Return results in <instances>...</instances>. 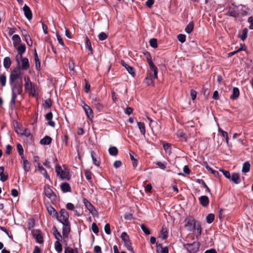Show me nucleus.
Here are the masks:
<instances>
[{
	"instance_id": "f257e3e1",
	"label": "nucleus",
	"mask_w": 253,
	"mask_h": 253,
	"mask_svg": "<svg viewBox=\"0 0 253 253\" xmlns=\"http://www.w3.org/2000/svg\"><path fill=\"white\" fill-rule=\"evenodd\" d=\"M11 86L12 91V96L10 101V104L12 106L15 104V100L17 95L21 94L22 92L23 88V81L14 82L13 83H9Z\"/></svg>"
},
{
	"instance_id": "f03ea898",
	"label": "nucleus",
	"mask_w": 253,
	"mask_h": 253,
	"mask_svg": "<svg viewBox=\"0 0 253 253\" xmlns=\"http://www.w3.org/2000/svg\"><path fill=\"white\" fill-rule=\"evenodd\" d=\"M20 81H23L22 73L19 68H15L10 74L9 83Z\"/></svg>"
},
{
	"instance_id": "7ed1b4c3",
	"label": "nucleus",
	"mask_w": 253,
	"mask_h": 253,
	"mask_svg": "<svg viewBox=\"0 0 253 253\" xmlns=\"http://www.w3.org/2000/svg\"><path fill=\"white\" fill-rule=\"evenodd\" d=\"M144 55L146 57L148 63L149 64L150 70L154 72V78H158V68L154 64L151 56L149 52H146L144 53Z\"/></svg>"
},
{
	"instance_id": "20e7f679",
	"label": "nucleus",
	"mask_w": 253,
	"mask_h": 253,
	"mask_svg": "<svg viewBox=\"0 0 253 253\" xmlns=\"http://www.w3.org/2000/svg\"><path fill=\"white\" fill-rule=\"evenodd\" d=\"M69 213L66 211V210L64 209H62L60 211V215L57 214L56 216L57 219L59 222L63 223H68L69 222Z\"/></svg>"
},
{
	"instance_id": "39448f33",
	"label": "nucleus",
	"mask_w": 253,
	"mask_h": 253,
	"mask_svg": "<svg viewBox=\"0 0 253 253\" xmlns=\"http://www.w3.org/2000/svg\"><path fill=\"white\" fill-rule=\"evenodd\" d=\"M200 246V243L197 242L184 245V249L189 253H196L199 251Z\"/></svg>"
},
{
	"instance_id": "423d86ee",
	"label": "nucleus",
	"mask_w": 253,
	"mask_h": 253,
	"mask_svg": "<svg viewBox=\"0 0 253 253\" xmlns=\"http://www.w3.org/2000/svg\"><path fill=\"white\" fill-rule=\"evenodd\" d=\"M185 228L189 231H191L196 228V221L192 217H189L185 219Z\"/></svg>"
},
{
	"instance_id": "0eeeda50",
	"label": "nucleus",
	"mask_w": 253,
	"mask_h": 253,
	"mask_svg": "<svg viewBox=\"0 0 253 253\" xmlns=\"http://www.w3.org/2000/svg\"><path fill=\"white\" fill-rule=\"evenodd\" d=\"M56 172L57 175L62 179L69 180L70 178L69 171L62 170L60 166L56 167Z\"/></svg>"
},
{
	"instance_id": "6e6552de",
	"label": "nucleus",
	"mask_w": 253,
	"mask_h": 253,
	"mask_svg": "<svg viewBox=\"0 0 253 253\" xmlns=\"http://www.w3.org/2000/svg\"><path fill=\"white\" fill-rule=\"evenodd\" d=\"M121 238L122 240L124 241L125 246L126 247L128 251L133 252V248L131 246V243H130L129 237L128 235L126 232H123L121 234Z\"/></svg>"
},
{
	"instance_id": "1a4fd4ad",
	"label": "nucleus",
	"mask_w": 253,
	"mask_h": 253,
	"mask_svg": "<svg viewBox=\"0 0 253 253\" xmlns=\"http://www.w3.org/2000/svg\"><path fill=\"white\" fill-rule=\"evenodd\" d=\"M84 203L85 208L88 210L89 212L93 215L97 213L94 207L86 199H84Z\"/></svg>"
},
{
	"instance_id": "9d476101",
	"label": "nucleus",
	"mask_w": 253,
	"mask_h": 253,
	"mask_svg": "<svg viewBox=\"0 0 253 253\" xmlns=\"http://www.w3.org/2000/svg\"><path fill=\"white\" fill-rule=\"evenodd\" d=\"M24 88L25 90L29 92V93L33 96L36 95V89L35 85L32 83L31 84H24Z\"/></svg>"
},
{
	"instance_id": "9b49d317",
	"label": "nucleus",
	"mask_w": 253,
	"mask_h": 253,
	"mask_svg": "<svg viewBox=\"0 0 253 253\" xmlns=\"http://www.w3.org/2000/svg\"><path fill=\"white\" fill-rule=\"evenodd\" d=\"M83 108L85 112L87 117L91 120L93 118V113L91 108L86 104L83 103Z\"/></svg>"
},
{
	"instance_id": "f8f14e48",
	"label": "nucleus",
	"mask_w": 253,
	"mask_h": 253,
	"mask_svg": "<svg viewBox=\"0 0 253 253\" xmlns=\"http://www.w3.org/2000/svg\"><path fill=\"white\" fill-rule=\"evenodd\" d=\"M152 72L151 70L149 71L147 73V76L145 78V82L147 85H154V82L153 80L156 79L157 78H154L153 77L154 74H152Z\"/></svg>"
},
{
	"instance_id": "ddd939ff",
	"label": "nucleus",
	"mask_w": 253,
	"mask_h": 253,
	"mask_svg": "<svg viewBox=\"0 0 253 253\" xmlns=\"http://www.w3.org/2000/svg\"><path fill=\"white\" fill-rule=\"evenodd\" d=\"M23 10L26 18L29 20H31L32 19L33 15L29 7L26 4H25L23 7Z\"/></svg>"
},
{
	"instance_id": "4468645a",
	"label": "nucleus",
	"mask_w": 253,
	"mask_h": 253,
	"mask_svg": "<svg viewBox=\"0 0 253 253\" xmlns=\"http://www.w3.org/2000/svg\"><path fill=\"white\" fill-rule=\"evenodd\" d=\"M200 204L204 207H207L209 204V199L207 196H202L199 198Z\"/></svg>"
},
{
	"instance_id": "2eb2a0df",
	"label": "nucleus",
	"mask_w": 253,
	"mask_h": 253,
	"mask_svg": "<svg viewBox=\"0 0 253 253\" xmlns=\"http://www.w3.org/2000/svg\"><path fill=\"white\" fill-rule=\"evenodd\" d=\"M63 227L62 229V235L64 237H67L68 233L70 231V223H63Z\"/></svg>"
},
{
	"instance_id": "dca6fc26",
	"label": "nucleus",
	"mask_w": 253,
	"mask_h": 253,
	"mask_svg": "<svg viewBox=\"0 0 253 253\" xmlns=\"http://www.w3.org/2000/svg\"><path fill=\"white\" fill-rule=\"evenodd\" d=\"M44 193L48 198H51L53 196H55L54 192L50 188L49 186H46L44 188Z\"/></svg>"
},
{
	"instance_id": "f3484780",
	"label": "nucleus",
	"mask_w": 253,
	"mask_h": 253,
	"mask_svg": "<svg viewBox=\"0 0 253 253\" xmlns=\"http://www.w3.org/2000/svg\"><path fill=\"white\" fill-rule=\"evenodd\" d=\"M229 180L236 184L241 182L240 175L238 173H233L232 175L230 176V179H229Z\"/></svg>"
},
{
	"instance_id": "a211bd4d",
	"label": "nucleus",
	"mask_w": 253,
	"mask_h": 253,
	"mask_svg": "<svg viewBox=\"0 0 253 253\" xmlns=\"http://www.w3.org/2000/svg\"><path fill=\"white\" fill-rule=\"evenodd\" d=\"M121 63L123 66H124L126 70L128 71V72L133 77L135 75V72L134 71V69L129 66L127 64H126L125 61H122Z\"/></svg>"
},
{
	"instance_id": "6ab92c4d",
	"label": "nucleus",
	"mask_w": 253,
	"mask_h": 253,
	"mask_svg": "<svg viewBox=\"0 0 253 253\" xmlns=\"http://www.w3.org/2000/svg\"><path fill=\"white\" fill-rule=\"evenodd\" d=\"M38 168L40 173L42 174L45 178L49 179V176L46 170L41 165V163L38 164Z\"/></svg>"
},
{
	"instance_id": "aec40b11",
	"label": "nucleus",
	"mask_w": 253,
	"mask_h": 253,
	"mask_svg": "<svg viewBox=\"0 0 253 253\" xmlns=\"http://www.w3.org/2000/svg\"><path fill=\"white\" fill-rule=\"evenodd\" d=\"M156 248L157 253H169V249L167 247H163L161 244H157Z\"/></svg>"
},
{
	"instance_id": "412c9836",
	"label": "nucleus",
	"mask_w": 253,
	"mask_h": 253,
	"mask_svg": "<svg viewBox=\"0 0 253 253\" xmlns=\"http://www.w3.org/2000/svg\"><path fill=\"white\" fill-rule=\"evenodd\" d=\"M60 188L61 190L64 193L69 192H71V191L70 185L67 182L61 183V184L60 185Z\"/></svg>"
},
{
	"instance_id": "4be33fe9",
	"label": "nucleus",
	"mask_w": 253,
	"mask_h": 253,
	"mask_svg": "<svg viewBox=\"0 0 253 253\" xmlns=\"http://www.w3.org/2000/svg\"><path fill=\"white\" fill-rule=\"evenodd\" d=\"M12 40L13 41V46L15 47H16L18 44H21V40L18 35H14L12 36Z\"/></svg>"
},
{
	"instance_id": "5701e85b",
	"label": "nucleus",
	"mask_w": 253,
	"mask_h": 253,
	"mask_svg": "<svg viewBox=\"0 0 253 253\" xmlns=\"http://www.w3.org/2000/svg\"><path fill=\"white\" fill-rule=\"evenodd\" d=\"M21 61L22 63L21 69L25 70H27L30 66L28 59L25 57Z\"/></svg>"
},
{
	"instance_id": "b1692460",
	"label": "nucleus",
	"mask_w": 253,
	"mask_h": 253,
	"mask_svg": "<svg viewBox=\"0 0 253 253\" xmlns=\"http://www.w3.org/2000/svg\"><path fill=\"white\" fill-rule=\"evenodd\" d=\"M53 118V115L51 112H49L46 114L45 116L46 119L48 121V124L50 126L52 127H54L55 126V123L53 121H52L51 120Z\"/></svg>"
},
{
	"instance_id": "393cba45",
	"label": "nucleus",
	"mask_w": 253,
	"mask_h": 253,
	"mask_svg": "<svg viewBox=\"0 0 253 253\" xmlns=\"http://www.w3.org/2000/svg\"><path fill=\"white\" fill-rule=\"evenodd\" d=\"M238 13L237 11L234 9V8L229 7L228 11L225 14L226 15L236 17L238 15Z\"/></svg>"
},
{
	"instance_id": "a878e982",
	"label": "nucleus",
	"mask_w": 253,
	"mask_h": 253,
	"mask_svg": "<svg viewBox=\"0 0 253 253\" xmlns=\"http://www.w3.org/2000/svg\"><path fill=\"white\" fill-rule=\"evenodd\" d=\"M240 91L239 89L236 87H234L233 88L232 94L230 96V98L234 100L236 99L238 97Z\"/></svg>"
},
{
	"instance_id": "bb28decb",
	"label": "nucleus",
	"mask_w": 253,
	"mask_h": 253,
	"mask_svg": "<svg viewBox=\"0 0 253 253\" xmlns=\"http://www.w3.org/2000/svg\"><path fill=\"white\" fill-rule=\"evenodd\" d=\"M23 159V168L25 172H27L30 170L31 164L29 162L25 159Z\"/></svg>"
},
{
	"instance_id": "cd10ccee",
	"label": "nucleus",
	"mask_w": 253,
	"mask_h": 253,
	"mask_svg": "<svg viewBox=\"0 0 253 253\" xmlns=\"http://www.w3.org/2000/svg\"><path fill=\"white\" fill-rule=\"evenodd\" d=\"M52 138L50 136H45L41 140L40 143L42 145H48L50 144Z\"/></svg>"
},
{
	"instance_id": "c85d7f7f",
	"label": "nucleus",
	"mask_w": 253,
	"mask_h": 253,
	"mask_svg": "<svg viewBox=\"0 0 253 253\" xmlns=\"http://www.w3.org/2000/svg\"><path fill=\"white\" fill-rule=\"evenodd\" d=\"M137 125L138 127L139 128L140 133L142 135H145V134L146 132V129H145V126L144 124L142 122H137Z\"/></svg>"
},
{
	"instance_id": "c756f323",
	"label": "nucleus",
	"mask_w": 253,
	"mask_h": 253,
	"mask_svg": "<svg viewBox=\"0 0 253 253\" xmlns=\"http://www.w3.org/2000/svg\"><path fill=\"white\" fill-rule=\"evenodd\" d=\"M53 234L56 241H61L62 236L55 226L53 227Z\"/></svg>"
},
{
	"instance_id": "7c9ffc66",
	"label": "nucleus",
	"mask_w": 253,
	"mask_h": 253,
	"mask_svg": "<svg viewBox=\"0 0 253 253\" xmlns=\"http://www.w3.org/2000/svg\"><path fill=\"white\" fill-rule=\"evenodd\" d=\"M4 170L3 167H0V179L2 182H4L8 179V175L3 174Z\"/></svg>"
},
{
	"instance_id": "2f4dec72",
	"label": "nucleus",
	"mask_w": 253,
	"mask_h": 253,
	"mask_svg": "<svg viewBox=\"0 0 253 253\" xmlns=\"http://www.w3.org/2000/svg\"><path fill=\"white\" fill-rule=\"evenodd\" d=\"M47 210L48 211V213L53 216H57L58 213L55 210V209L52 207V206H48L47 207Z\"/></svg>"
},
{
	"instance_id": "473e14b6",
	"label": "nucleus",
	"mask_w": 253,
	"mask_h": 253,
	"mask_svg": "<svg viewBox=\"0 0 253 253\" xmlns=\"http://www.w3.org/2000/svg\"><path fill=\"white\" fill-rule=\"evenodd\" d=\"M17 50L18 54H20V56H21V54H23L26 51V45L25 44L21 43L17 47Z\"/></svg>"
},
{
	"instance_id": "72a5a7b5",
	"label": "nucleus",
	"mask_w": 253,
	"mask_h": 253,
	"mask_svg": "<svg viewBox=\"0 0 253 253\" xmlns=\"http://www.w3.org/2000/svg\"><path fill=\"white\" fill-rule=\"evenodd\" d=\"M11 64V60L9 57H6L3 60V66L6 69H9Z\"/></svg>"
},
{
	"instance_id": "f704fd0d",
	"label": "nucleus",
	"mask_w": 253,
	"mask_h": 253,
	"mask_svg": "<svg viewBox=\"0 0 253 253\" xmlns=\"http://www.w3.org/2000/svg\"><path fill=\"white\" fill-rule=\"evenodd\" d=\"M34 59L35 61L36 68L37 70H39L40 69L41 63L36 50H35L34 52Z\"/></svg>"
},
{
	"instance_id": "c9c22d12",
	"label": "nucleus",
	"mask_w": 253,
	"mask_h": 253,
	"mask_svg": "<svg viewBox=\"0 0 253 253\" xmlns=\"http://www.w3.org/2000/svg\"><path fill=\"white\" fill-rule=\"evenodd\" d=\"M194 25V23L190 22L185 27V31L188 34L191 33L193 30Z\"/></svg>"
},
{
	"instance_id": "e433bc0d",
	"label": "nucleus",
	"mask_w": 253,
	"mask_h": 253,
	"mask_svg": "<svg viewBox=\"0 0 253 253\" xmlns=\"http://www.w3.org/2000/svg\"><path fill=\"white\" fill-rule=\"evenodd\" d=\"M55 249L58 253H61L62 251V245L60 241H56L54 243Z\"/></svg>"
},
{
	"instance_id": "4c0bfd02",
	"label": "nucleus",
	"mask_w": 253,
	"mask_h": 253,
	"mask_svg": "<svg viewBox=\"0 0 253 253\" xmlns=\"http://www.w3.org/2000/svg\"><path fill=\"white\" fill-rule=\"evenodd\" d=\"M6 83V77L5 73L0 75V84L2 86H4Z\"/></svg>"
},
{
	"instance_id": "58836bf2",
	"label": "nucleus",
	"mask_w": 253,
	"mask_h": 253,
	"mask_svg": "<svg viewBox=\"0 0 253 253\" xmlns=\"http://www.w3.org/2000/svg\"><path fill=\"white\" fill-rule=\"evenodd\" d=\"M109 153L110 155L116 156L118 153V150L117 147L112 146L109 148Z\"/></svg>"
},
{
	"instance_id": "ea45409f",
	"label": "nucleus",
	"mask_w": 253,
	"mask_h": 253,
	"mask_svg": "<svg viewBox=\"0 0 253 253\" xmlns=\"http://www.w3.org/2000/svg\"><path fill=\"white\" fill-rule=\"evenodd\" d=\"M248 30L247 28H244L242 32V34L239 36V38L244 41L248 37Z\"/></svg>"
},
{
	"instance_id": "a19ab883",
	"label": "nucleus",
	"mask_w": 253,
	"mask_h": 253,
	"mask_svg": "<svg viewBox=\"0 0 253 253\" xmlns=\"http://www.w3.org/2000/svg\"><path fill=\"white\" fill-rule=\"evenodd\" d=\"M250 167L251 165L249 162L244 163L242 168V171L245 173L249 172L250 170Z\"/></svg>"
},
{
	"instance_id": "79ce46f5",
	"label": "nucleus",
	"mask_w": 253,
	"mask_h": 253,
	"mask_svg": "<svg viewBox=\"0 0 253 253\" xmlns=\"http://www.w3.org/2000/svg\"><path fill=\"white\" fill-rule=\"evenodd\" d=\"M163 148L166 153L170 154L171 152L170 145L169 143H164Z\"/></svg>"
},
{
	"instance_id": "37998d69",
	"label": "nucleus",
	"mask_w": 253,
	"mask_h": 253,
	"mask_svg": "<svg viewBox=\"0 0 253 253\" xmlns=\"http://www.w3.org/2000/svg\"><path fill=\"white\" fill-rule=\"evenodd\" d=\"M197 182L203 185V187H204L206 188V191L209 193H211V190L210 188L208 187L207 185L206 184V183L204 182V181L203 179H197Z\"/></svg>"
},
{
	"instance_id": "c03bdc74",
	"label": "nucleus",
	"mask_w": 253,
	"mask_h": 253,
	"mask_svg": "<svg viewBox=\"0 0 253 253\" xmlns=\"http://www.w3.org/2000/svg\"><path fill=\"white\" fill-rule=\"evenodd\" d=\"M17 149L18 150V153H19V155L21 156L22 159H24V156H23L24 150H23L22 145L18 143L17 144Z\"/></svg>"
},
{
	"instance_id": "a18cd8bd",
	"label": "nucleus",
	"mask_w": 253,
	"mask_h": 253,
	"mask_svg": "<svg viewBox=\"0 0 253 253\" xmlns=\"http://www.w3.org/2000/svg\"><path fill=\"white\" fill-rule=\"evenodd\" d=\"M214 219V215L213 213L209 214L206 217L207 222L208 223H212Z\"/></svg>"
},
{
	"instance_id": "49530a36",
	"label": "nucleus",
	"mask_w": 253,
	"mask_h": 253,
	"mask_svg": "<svg viewBox=\"0 0 253 253\" xmlns=\"http://www.w3.org/2000/svg\"><path fill=\"white\" fill-rule=\"evenodd\" d=\"M85 47L90 51V53H92V48L91 47V42L87 37L85 39Z\"/></svg>"
},
{
	"instance_id": "de8ad7c7",
	"label": "nucleus",
	"mask_w": 253,
	"mask_h": 253,
	"mask_svg": "<svg viewBox=\"0 0 253 253\" xmlns=\"http://www.w3.org/2000/svg\"><path fill=\"white\" fill-rule=\"evenodd\" d=\"M96 109L99 111H101L103 109V106L102 103L100 102V101L95 103L93 104Z\"/></svg>"
},
{
	"instance_id": "09e8293b",
	"label": "nucleus",
	"mask_w": 253,
	"mask_h": 253,
	"mask_svg": "<svg viewBox=\"0 0 253 253\" xmlns=\"http://www.w3.org/2000/svg\"><path fill=\"white\" fill-rule=\"evenodd\" d=\"M149 43L151 47L156 48L157 47V41L156 39H151L149 41Z\"/></svg>"
},
{
	"instance_id": "8fccbe9b",
	"label": "nucleus",
	"mask_w": 253,
	"mask_h": 253,
	"mask_svg": "<svg viewBox=\"0 0 253 253\" xmlns=\"http://www.w3.org/2000/svg\"><path fill=\"white\" fill-rule=\"evenodd\" d=\"M107 37V35L104 32H101L98 35V39L100 41H104L106 40Z\"/></svg>"
},
{
	"instance_id": "3c124183",
	"label": "nucleus",
	"mask_w": 253,
	"mask_h": 253,
	"mask_svg": "<svg viewBox=\"0 0 253 253\" xmlns=\"http://www.w3.org/2000/svg\"><path fill=\"white\" fill-rule=\"evenodd\" d=\"M177 39L179 42H180L181 43H183L185 42L186 36L183 34H179L177 36Z\"/></svg>"
},
{
	"instance_id": "603ef678",
	"label": "nucleus",
	"mask_w": 253,
	"mask_h": 253,
	"mask_svg": "<svg viewBox=\"0 0 253 253\" xmlns=\"http://www.w3.org/2000/svg\"><path fill=\"white\" fill-rule=\"evenodd\" d=\"M161 233L163 235L162 239L164 240L166 239L168 236V232L166 229L164 227H162V229L161 230Z\"/></svg>"
},
{
	"instance_id": "864d4df0",
	"label": "nucleus",
	"mask_w": 253,
	"mask_h": 253,
	"mask_svg": "<svg viewBox=\"0 0 253 253\" xmlns=\"http://www.w3.org/2000/svg\"><path fill=\"white\" fill-rule=\"evenodd\" d=\"M84 175L85 178L87 180H89L91 179L92 173L90 171L85 170L84 171Z\"/></svg>"
},
{
	"instance_id": "5fc2aeb1",
	"label": "nucleus",
	"mask_w": 253,
	"mask_h": 253,
	"mask_svg": "<svg viewBox=\"0 0 253 253\" xmlns=\"http://www.w3.org/2000/svg\"><path fill=\"white\" fill-rule=\"evenodd\" d=\"M84 82H85V86H84V91L86 92V93H88V91H89V89H90V84H89V83L88 82V81L87 80H84Z\"/></svg>"
},
{
	"instance_id": "6e6d98bb",
	"label": "nucleus",
	"mask_w": 253,
	"mask_h": 253,
	"mask_svg": "<svg viewBox=\"0 0 253 253\" xmlns=\"http://www.w3.org/2000/svg\"><path fill=\"white\" fill-rule=\"evenodd\" d=\"M91 229L92 231L95 234H97L99 232L98 228L95 223L92 224Z\"/></svg>"
},
{
	"instance_id": "4d7b16f0",
	"label": "nucleus",
	"mask_w": 253,
	"mask_h": 253,
	"mask_svg": "<svg viewBox=\"0 0 253 253\" xmlns=\"http://www.w3.org/2000/svg\"><path fill=\"white\" fill-rule=\"evenodd\" d=\"M220 170L223 173L225 177L229 179H230L231 175L229 171L225 170L223 169H220Z\"/></svg>"
},
{
	"instance_id": "13d9d810",
	"label": "nucleus",
	"mask_w": 253,
	"mask_h": 253,
	"mask_svg": "<svg viewBox=\"0 0 253 253\" xmlns=\"http://www.w3.org/2000/svg\"><path fill=\"white\" fill-rule=\"evenodd\" d=\"M25 42H26L27 44L30 46H31L32 45V44H33V42H32V41L31 40V38L29 36H28V37H26L25 38Z\"/></svg>"
},
{
	"instance_id": "bf43d9fd",
	"label": "nucleus",
	"mask_w": 253,
	"mask_h": 253,
	"mask_svg": "<svg viewBox=\"0 0 253 253\" xmlns=\"http://www.w3.org/2000/svg\"><path fill=\"white\" fill-rule=\"evenodd\" d=\"M36 239L37 242L39 243H42L43 242V238L42 235L38 234L36 236Z\"/></svg>"
},
{
	"instance_id": "052dcab7",
	"label": "nucleus",
	"mask_w": 253,
	"mask_h": 253,
	"mask_svg": "<svg viewBox=\"0 0 253 253\" xmlns=\"http://www.w3.org/2000/svg\"><path fill=\"white\" fill-rule=\"evenodd\" d=\"M104 230L106 234L109 235L111 234V230L109 224H106L104 226Z\"/></svg>"
},
{
	"instance_id": "680f3d73",
	"label": "nucleus",
	"mask_w": 253,
	"mask_h": 253,
	"mask_svg": "<svg viewBox=\"0 0 253 253\" xmlns=\"http://www.w3.org/2000/svg\"><path fill=\"white\" fill-rule=\"evenodd\" d=\"M141 228L146 235H149L150 234L149 230L144 225H142Z\"/></svg>"
},
{
	"instance_id": "e2e57ef3",
	"label": "nucleus",
	"mask_w": 253,
	"mask_h": 253,
	"mask_svg": "<svg viewBox=\"0 0 253 253\" xmlns=\"http://www.w3.org/2000/svg\"><path fill=\"white\" fill-rule=\"evenodd\" d=\"M197 92L191 89L190 91V96L192 100H194L195 99L196 96H197Z\"/></svg>"
},
{
	"instance_id": "0e129e2a",
	"label": "nucleus",
	"mask_w": 253,
	"mask_h": 253,
	"mask_svg": "<svg viewBox=\"0 0 253 253\" xmlns=\"http://www.w3.org/2000/svg\"><path fill=\"white\" fill-rule=\"evenodd\" d=\"M66 207L68 210H70V211H74L75 206L72 203H68L66 204Z\"/></svg>"
},
{
	"instance_id": "69168bd1",
	"label": "nucleus",
	"mask_w": 253,
	"mask_h": 253,
	"mask_svg": "<svg viewBox=\"0 0 253 253\" xmlns=\"http://www.w3.org/2000/svg\"><path fill=\"white\" fill-rule=\"evenodd\" d=\"M56 37H57V41L59 42V43H60L62 46H64V43L62 40V38H61V36H60L59 34H56Z\"/></svg>"
},
{
	"instance_id": "338daca9",
	"label": "nucleus",
	"mask_w": 253,
	"mask_h": 253,
	"mask_svg": "<svg viewBox=\"0 0 253 253\" xmlns=\"http://www.w3.org/2000/svg\"><path fill=\"white\" fill-rule=\"evenodd\" d=\"M248 21L250 24V25L249 26V28L251 30H253V17L251 16L249 17Z\"/></svg>"
},
{
	"instance_id": "774afa93",
	"label": "nucleus",
	"mask_w": 253,
	"mask_h": 253,
	"mask_svg": "<svg viewBox=\"0 0 253 253\" xmlns=\"http://www.w3.org/2000/svg\"><path fill=\"white\" fill-rule=\"evenodd\" d=\"M64 253H74V250L69 247H66L65 248Z\"/></svg>"
}]
</instances>
